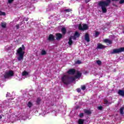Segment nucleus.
I'll return each instance as SVG.
<instances>
[{
	"label": "nucleus",
	"instance_id": "9",
	"mask_svg": "<svg viewBox=\"0 0 124 124\" xmlns=\"http://www.w3.org/2000/svg\"><path fill=\"white\" fill-rule=\"evenodd\" d=\"M56 40H61L62 38V34L60 33H57L56 34Z\"/></svg>",
	"mask_w": 124,
	"mask_h": 124
},
{
	"label": "nucleus",
	"instance_id": "13",
	"mask_svg": "<svg viewBox=\"0 0 124 124\" xmlns=\"http://www.w3.org/2000/svg\"><path fill=\"white\" fill-rule=\"evenodd\" d=\"M75 80H76V78H75V77L69 76V84H70V83H72V82H74Z\"/></svg>",
	"mask_w": 124,
	"mask_h": 124
},
{
	"label": "nucleus",
	"instance_id": "23",
	"mask_svg": "<svg viewBox=\"0 0 124 124\" xmlns=\"http://www.w3.org/2000/svg\"><path fill=\"white\" fill-rule=\"evenodd\" d=\"M41 101V99L40 98H37L36 102L38 105H39L40 104V102Z\"/></svg>",
	"mask_w": 124,
	"mask_h": 124
},
{
	"label": "nucleus",
	"instance_id": "16",
	"mask_svg": "<svg viewBox=\"0 0 124 124\" xmlns=\"http://www.w3.org/2000/svg\"><path fill=\"white\" fill-rule=\"evenodd\" d=\"M89 29V26L87 24H84L82 26V31H87Z\"/></svg>",
	"mask_w": 124,
	"mask_h": 124
},
{
	"label": "nucleus",
	"instance_id": "3",
	"mask_svg": "<svg viewBox=\"0 0 124 124\" xmlns=\"http://www.w3.org/2000/svg\"><path fill=\"white\" fill-rule=\"evenodd\" d=\"M62 81L64 85H68L69 84V76L64 75L62 78Z\"/></svg>",
	"mask_w": 124,
	"mask_h": 124
},
{
	"label": "nucleus",
	"instance_id": "32",
	"mask_svg": "<svg viewBox=\"0 0 124 124\" xmlns=\"http://www.w3.org/2000/svg\"><path fill=\"white\" fill-rule=\"evenodd\" d=\"M70 37H72V39L74 40H76V38H77L75 35L74 36H71Z\"/></svg>",
	"mask_w": 124,
	"mask_h": 124
},
{
	"label": "nucleus",
	"instance_id": "22",
	"mask_svg": "<svg viewBox=\"0 0 124 124\" xmlns=\"http://www.w3.org/2000/svg\"><path fill=\"white\" fill-rule=\"evenodd\" d=\"M84 112L87 115H91L92 114V112H91V111L87 109L84 110Z\"/></svg>",
	"mask_w": 124,
	"mask_h": 124
},
{
	"label": "nucleus",
	"instance_id": "20",
	"mask_svg": "<svg viewBox=\"0 0 124 124\" xmlns=\"http://www.w3.org/2000/svg\"><path fill=\"white\" fill-rule=\"evenodd\" d=\"M124 107H122L119 109L121 115H124Z\"/></svg>",
	"mask_w": 124,
	"mask_h": 124
},
{
	"label": "nucleus",
	"instance_id": "5",
	"mask_svg": "<svg viewBox=\"0 0 124 124\" xmlns=\"http://www.w3.org/2000/svg\"><path fill=\"white\" fill-rule=\"evenodd\" d=\"M122 52H124V47L114 49L111 52V54H119V53H122Z\"/></svg>",
	"mask_w": 124,
	"mask_h": 124
},
{
	"label": "nucleus",
	"instance_id": "21",
	"mask_svg": "<svg viewBox=\"0 0 124 124\" xmlns=\"http://www.w3.org/2000/svg\"><path fill=\"white\" fill-rule=\"evenodd\" d=\"M74 35L76 36V37L78 38L80 37V33H79V32L78 31H76Z\"/></svg>",
	"mask_w": 124,
	"mask_h": 124
},
{
	"label": "nucleus",
	"instance_id": "33",
	"mask_svg": "<svg viewBox=\"0 0 124 124\" xmlns=\"http://www.w3.org/2000/svg\"><path fill=\"white\" fill-rule=\"evenodd\" d=\"M76 63H77V64H81V63H82V62L79 60H78L76 62Z\"/></svg>",
	"mask_w": 124,
	"mask_h": 124
},
{
	"label": "nucleus",
	"instance_id": "38",
	"mask_svg": "<svg viewBox=\"0 0 124 124\" xmlns=\"http://www.w3.org/2000/svg\"><path fill=\"white\" fill-rule=\"evenodd\" d=\"M16 30H19V28H20V24H17L16 26Z\"/></svg>",
	"mask_w": 124,
	"mask_h": 124
},
{
	"label": "nucleus",
	"instance_id": "19",
	"mask_svg": "<svg viewBox=\"0 0 124 124\" xmlns=\"http://www.w3.org/2000/svg\"><path fill=\"white\" fill-rule=\"evenodd\" d=\"M85 122V120L82 119H79L78 120V124H84V123Z\"/></svg>",
	"mask_w": 124,
	"mask_h": 124
},
{
	"label": "nucleus",
	"instance_id": "24",
	"mask_svg": "<svg viewBox=\"0 0 124 124\" xmlns=\"http://www.w3.org/2000/svg\"><path fill=\"white\" fill-rule=\"evenodd\" d=\"M29 75V73L26 71H24L22 72V76H27Z\"/></svg>",
	"mask_w": 124,
	"mask_h": 124
},
{
	"label": "nucleus",
	"instance_id": "6",
	"mask_svg": "<svg viewBox=\"0 0 124 124\" xmlns=\"http://www.w3.org/2000/svg\"><path fill=\"white\" fill-rule=\"evenodd\" d=\"M76 72V70L74 68L70 69L67 71V73L68 74H69V75H74Z\"/></svg>",
	"mask_w": 124,
	"mask_h": 124
},
{
	"label": "nucleus",
	"instance_id": "31",
	"mask_svg": "<svg viewBox=\"0 0 124 124\" xmlns=\"http://www.w3.org/2000/svg\"><path fill=\"white\" fill-rule=\"evenodd\" d=\"M81 90H82V91H85V90H86V86L85 85H81Z\"/></svg>",
	"mask_w": 124,
	"mask_h": 124
},
{
	"label": "nucleus",
	"instance_id": "43",
	"mask_svg": "<svg viewBox=\"0 0 124 124\" xmlns=\"http://www.w3.org/2000/svg\"><path fill=\"white\" fill-rule=\"evenodd\" d=\"M2 119V117L1 116V115H0V119Z\"/></svg>",
	"mask_w": 124,
	"mask_h": 124
},
{
	"label": "nucleus",
	"instance_id": "18",
	"mask_svg": "<svg viewBox=\"0 0 124 124\" xmlns=\"http://www.w3.org/2000/svg\"><path fill=\"white\" fill-rule=\"evenodd\" d=\"M1 28H3V29H5V28H6V23L1 22Z\"/></svg>",
	"mask_w": 124,
	"mask_h": 124
},
{
	"label": "nucleus",
	"instance_id": "1",
	"mask_svg": "<svg viewBox=\"0 0 124 124\" xmlns=\"http://www.w3.org/2000/svg\"><path fill=\"white\" fill-rule=\"evenodd\" d=\"M112 1H119L120 0H111ZM111 3V0H106L105 1L101 0L98 2V6L101 7L102 11L103 13H106L107 12L108 6L110 5Z\"/></svg>",
	"mask_w": 124,
	"mask_h": 124
},
{
	"label": "nucleus",
	"instance_id": "10",
	"mask_svg": "<svg viewBox=\"0 0 124 124\" xmlns=\"http://www.w3.org/2000/svg\"><path fill=\"white\" fill-rule=\"evenodd\" d=\"M106 46L103 45L102 44H98L97 49H105Z\"/></svg>",
	"mask_w": 124,
	"mask_h": 124
},
{
	"label": "nucleus",
	"instance_id": "26",
	"mask_svg": "<svg viewBox=\"0 0 124 124\" xmlns=\"http://www.w3.org/2000/svg\"><path fill=\"white\" fill-rule=\"evenodd\" d=\"M46 54H47V52H46V51H45L43 49L42 50L41 55L42 56H45V55H46Z\"/></svg>",
	"mask_w": 124,
	"mask_h": 124
},
{
	"label": "nucleus",
	"instance_id": "29",
	"mask_svg": "<svg viewBox=\"0 0 124 124\" xmlns=\"http://www.w3.org/2000/svg\"><path fill=\"white\" fill-rule=\"evenodd\" d=\"M64 11L65 12H70L71 11H72V10H71V9H67L64 10Z\"/></svg>",
	"mask_w": 124,
	"mask_h": 124
},
{
	"label": "nucleus",
	"instance_id": "4",
	"mask_svg": "<svg viewBox=\"0 0 124 124\" xmlns=\"http://www.w3.org/2000/svg\"><path fill=\"white\" fill-rule=\"evenodd\" d=\"M14 72H13V71L10 70L8 72H5L4 75H3L4 78L5 79H8L9 77H12V76H14Z\"/></svg>",
	"mask_w": 124,
	"mask_h": 124
},
{
	"label": "nucleus",
	"instance_id": "44",
	"mask_svg": "<svg viewBox=\"0 0 124 124\" xmlns=\"http://www.w3.org/2000/svg\"><path fill=\"white\" fill-rule=\"evenodd\" d=\"M26 22H28V19H26Z\"/></svg>",
	"mask_w": 124,
	"mask_h": 124
},
{
	"label": "nucleus",
	"instance_id": "14",
	"mask_svg": "<svg viewBox=\"0 0 124 124\" xmlns=\"http://www.w3.org/2000/svg\"><path fill=\"white\" fill-rule=\"evenodd\" d=\"M118 94L120 95V96H124V90H119Z\"/></svg>",
	"mask_w": 124,
	"mask_h": 124
},
{
	"label": "nucleus",
	"instance_id": "34",
	"mask_svg": "<svg viewBox=\"0 0 124 124\" xmlns=\"http://www.w3.org/2000/svg\"><path fill=\"white\" fill-rule=\"evenodd\" d=\"M104 104L107 105V104H108V100H107L106 99H105L104 100Z\"/></svg>",
	"mask_w": 124,
	"mask_h": 124
},
{
	"label": "nucleus",
	"instance_id": "2",
	"mask_svg": "<svg viewBox=\"0 0 124 124\" xmlns=\"http://www.w3.org/2000/svg\"><path fill=\"white\" fill-rule=\"evenodd\" d=\"M23 50H25V46L22 45V47H19L16 51L18 55L17 60L19 62H21V61L24 60V55H25V52L23 51Z\"/></svg>",
	"mask_w": 124,
	"mask_h": 124
},
{
	"label": "nucleus",
	"instance_id": "27",
	"mask_svg": "<svg viewBox=\"0 0 124 124\" xmlns=\"http://www.w3.org/2000/svg\"><path fill=\"white\" fill-rule=\"evenodd\" d=\"M27 106L29 108H31V106H32V103H31V102H29L27 104Z\"/></svg>",
	"mask_w": 124,
	"mask_h": 124
},
{
	"label": "nucleus",
	"instance_id": "36",
	"mask_svg": "<svg viewBox=\"0 0 124 124\" xmlns=\"http://www.w3.org/2000/svg\"><path fill=\"white\" fill-rule=\"evenodd\" d=\"M79 117H80V118H83V117H84V113H80L79 114Z\"/></svg>",
	"mask_w": 124,
	"mask_h": 124
},
{
	"label": "nucleus",
	"instance_id": "7",
	"mask_svg": "<svg viewBox=\"0 0 124 124\" xmlns=\"http://www.w3.org/2000/svg\"><path fill=\"white\" fill-rule=\"evenodd\" d=\"M47 40H48V41H54L55 37L54 36V35L52 34H49Z\"/></svg>",
	"mask_w": 124,
	"mask_h": 124
},
{
	"label": "nucleus",
	"instance_id": "39",
	"mask_svg": "<svg viewBox=\"0 0 124 124\" xmlns=\"http://www.w3.org/2000/svg\"><path fill=\"white\" fill-rule=\"evenodd\" d=\"M13 1H14V0H8V3H12V2H13Z\"/></svg>",
	"mask_w": 124,
	"mask_h": 124
},
{
	"label": "nucleus",
	"instance_id": "42",
	"mask_svg": "<svg viewBox=\"0 0 124 124\" xmlns=\"http://www.w3.org/2000/svg\"><path fill=\"white\" fill-rule=\"evenodd\" d=\"M89 0H86V3L89 2Z\"/></svg>",
	"mask_w": 124,
	"mask_h": 124
},
{
	"label": "nucleus",
	"instance_id": "35",
	"mask_svg": "<svg viewBox=\"0 0 124 124\" xmlns=\"http://www.w3.org/2000/svg\"><path fill=\"white\" fill-rule=\"evenodd\" d=\"M98 110H100V111H101V110L103 109V107L102 106L98 107Z\"/></svg>",
	"mask_w": 124,
	"mask_h": 124
},
{
	"label": "nucleus",
	"instance_id": "12",
	"mask_svg": "<svg viewBox=\"0 0 124 124\" xmlns=\"http://www.w3.org/2000/svg\"><path fill=\"white\" fill-rule=\"evenodd\" d=\"M85 40L87 42H90V35L89 33H86L85 36Z\"/></svg>",
	"mask_w": 124,
	"mask_h": 124
},
{
	"label": "nucleus",
	"instance_id": "25",
	"mask_svg": "<svg viewBox=\"0 0 124 124\" xmlns=\"http://www.w3.org/2000/svg\"><path fill=\"white\" fill-rule=\"evenodd\" d=\"M6 15V14L4 12H1V11H0V16H5Z\"/></svg>",
	"mask_w": 124,
	"mask_h": 124
},
{
	"label": "nucleus",
	"instance_id": "37",
	"mask_svg": "<svg viewBox=\"0 0 124 124\" xmlns=\"http://www.w3.org/2000/svg\"><path fill=\"white\" fill-rule=\"evenodd\" d=\"M119 3L120 4H123V3H124V0H121L119 1Z\"/></svg>",
	"mask_w": 124,
	"mask_h": 124
},
{
	"label": "nucleus",
	"instance_id": "28",
	"mask_svg": "<svg viewBox=\"0 0 124 124\" xmlns=\"http://www.w3.org/2000/svg\"><path fill=\"white\" fill-rule=\"evenodd\" d=\"M78 30H79V31H83V27H82V25L81 24L78 25Z\"/></svg>",
	"mask_w": 124,
	"mask_h": 124
},
{
	"label": "nucleus",
	"instance_id": "17",
	"mask_svg": "<svg viewBox=\"0 0 124 124\" xmlns=\"http://www.w3.org/2000/svg\"><path fill=\"white\" fill-rule=\"evenodd\" d=\"M61 31L62 34H65V33H66V29H65V28H62L61 29Z\"/></svg>",
	"mask_w": 124,
	"mask_h": 124
},
{
	"label": "nucleus",
	"instance_id": "8",
	"mask_svg": "<svg viewBox=\"0 0 124 124\" xmlns=\"http://www.w3.org/2000/svg\"><path fill=\"white\" fill-rule=\"evenodd\" d=\"M103 42H104L105 43H108L109 45H111V44H113V41L109 39H104Z\"/></svg>",
	"mask_w": 124,
	"mask_h": 124
},
{
	"label": "nucleus",
	"instance_id": "41",
	"mask_svg": "<svg viewBox=\"0 0 124 124\" xmlns=\"http://www.w3.org/2000/svg\"><path fill=\"white\" fill-rule=\"evenodd\" d=\"M95 35H96V36H98V35H99V32L96 31L95 32Z\"/></svg>",
	"mask_w": 124,
	"mask_h": 124
},
{
	"label": "nucleus",
	"instance_id": "40",
	"mask_svg": "<svg viewBox=\"0 0 124 124\" xmlns=\"http://www.w3.org/2000/svg\"><path fill=\"white\" fill-rule=\"evenodd\" d=\"M77 91L78 92V93H81V89L80 88L77 89Z\"/></svg>",
	"mask_w": 124,
	"mask_h": 124
},
{
	"label": "nucleus",
	"instance_id": "15",
	"mask_svg": "<svg viewBox=\"0 0 124 124\" xmlns=\"http://www.w3.org/2000/svg\"><path fill=\"white\" fill-rule=\"evenodd\" d=\"M68 43L70 46H71V45L73 44V41H72V37H69Z\"/></svg>",
	"mask_w": 124,
	"mask_h": 124
},
{
	"label": "nucleus",
	"instance_id": "30",
	"mask_svg": "<svg viewBox=\"0 0 124 124\" xmlns=\"http://www.w3.org/2000/svg\"><path fill=\"white\" fill-rule=\"evenodd\" d=\"M96 62L98 65H101V63H102V62H101V61H100V60L97 61Z\"/></svg>",
	"mask_w": 124,
	"mask_h": 124
},
{
	"label": "nucleus",
	"instance_id": "11",
	"mask_svg": "<svg viewBox=\"0 0 124 124\" xmlns=\"http://www.w3.org/2000/svg\"><path fill=\"white\" fill-rule=\"evenodd\" d=\"M82 76V73H80L79 72V71H78L77 72V75L75 76V77L76 79H78V78H80Z\"/></svg>",
	"mask_w": 124,
	"mask_h": 124
}]
</instances>
